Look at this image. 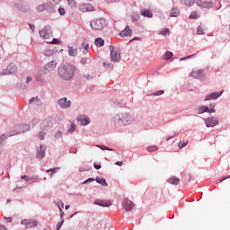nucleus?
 I'll use <instances>...</instances> for the list:
<instances>
[{"label":"nucleus","mask_w":230,"mask_h":230,"mask_svg":"<svg viewBox=\"0 0 230 230\" xmlns=\"http://www.w3.org/2000/svg\"><path fill=\"white\" fill-rule=\"evenodd\" d=\"M58 71L62 80H71L75 75V71H76V67L69 63H66L61 65Z\"/></svg>","instance_id":"obj_1"},{"label":"nucleus","mask_w":230,"mask_h":230,"mask_svg":"<svg viewBox=\"0 0 230 230\" xmlns=\"http://www.w3.org/2000/svg\"><path fill=\"white\" fill-rule=\"evenodd\" d=\"M130 121H132V117L128 114H121L114 118L115 125H128Z\"/></svg>","instance_id":"obj_2"},{"label":"nucleus","mask_w":230,"mask_h":230,"mask_svg":"<svg viewBox=\"0 0 230 230\" xmlns=\"http://www.w3.org/2000/svg\"><path fill=\"white\" fill-rule=\"evenodd\" d=\"M90 25L92 30H94L95 31H102L105 26V19H94L91 22Z\"/></svg>","instance_id":"obj_3"},{"label":"nucleus","mask_w":230,"mask_h":230,"mask_svg":"<svg viewBox=\"0 0 230 230\" xmlns=\"http://www.w3.org/2000/svg\"><path fill=\"white\" fill-rule=\"evenodd\" d=\"M110 50L111 62H119V59L121 58V53L112 45L110 46Z\"/></svg>","instance_id":"obj_4"},{"label":"nucleus","mask_w":230,"mask_h":230,"mask_svg":"<svg viewBox=\"0 0 230 230\" xmlns=\"http://www.w3.org/2000/svg\"><path fill=\"white\" fill-rule=\"evenodd\" d=\"M40 36L45 40L51 39V37H53V33L51 32V27L46 26L43 30L40 31Z\"/></svg>","instance_id":"obj_5"},{"label":"nucleus","mask_w":230,"mask_h":230,"mask_svg":"<svg viewBox=\"0 0 230 230\" xmlns=\"http://www.w3.org/2000/svg\"><path fill=\"white\" fill-rule=\"evenodd\" d=\"M56 68H57V61L52 60L44 66L43 73L44 75H48V73H51V71H55Z\"/></svg>","instance_id":"obj_6"},{"label":"nucleus","mask_w":230,"mask_h":230,"mask_svg":"<svg viewBox=\"0 0 230 230\" xmlns=\"http://www.w3.org/2000/svg\"><path fill=\"white\" fill-rule=\"evenodd\" d=\"M198 114H204L208 112L209 114L215 112V104H210V109L208 106H200L198 108Z\"/></svg>","instance_id":"obj_7"},{"label":"nucleus","mask_w":230,"mask_h":230,"mask_svg":"<svg viewBox=\"0 0 230 230\" xmlns=\"http://www.w3.org/2000/svg\"><path fill=\"white\" fill-rule=\"evenodd\" d=\"M95 206H102V208H111L112 201L111 199H95Z\"/></svg>","instance_id":"obj_8"},{"label":"nucleus","mask_w":230,"mask_h":230,"mask_svg":"<svg viewBox=\"0 0 230 230\" xmlns=\"http://www.w3.org/2000/svg\"><path fill=\"white\" fill-rule=\"evenodd\" d=\"M16 130L20 131H11L9 133V136L12 137V136H17V134H21V132H26V130H30V126L26 124L21 125L16 128Z\"/></svg>","instance_id":"obj_9"},{"label":"nucleus","mask_w":230,"mask_h":230,"mask_svg":"<svg viewBox=\"0 0 230 230\" xmlns=\"http://www.w3.org/2000/svg\"><path fill=\"white\" fill-rule=\"evenodd\" d=\"M22 226H25L26 228L37 227L38 223L36 219H23L21 222Z\"/></svg>","instance_id":"obj_10"},{"label":"nucleus","mask_w":230,"mask_h":230,"mask_svg":"<svg viewBox=\"0 0 230 230\" xmlns=\"http://www.w3.org/2000/svg\"><path fill=\"white\" fill-rule=\"evenodd\" d=\"M134 202H132L128 198L122 200V208H124L125 211H130L131 209H134Z\"/></svg>","instance_id":"obj_11"},{"label":"nucleus","mask_w":230,"mask_h":230,"mask_svg":"<svg viewBox=\"0 0 230 230\" xmlns=\"http://www.w3.org/2000/svg\"><path fill=\"white\" fill-rule=\"evenodd\" d=\"M18 69L19 68L17 67V66H15L13 63H10L7 66L4 75H13V73H17Z\"/></svg>","instance_id":"obj_12"},{"label":"nucleus","mask_w":230,"mask_h":230,"mask_svg":"<svg viewBox=\"0 0 230 230\" xmlns=\"http://www.w3.org/2000/svg\"><path fill=\"white\" fill-rule=\"evenodd\" d=\"M79 10L83 13L94 12V6H93L91 4H79Z\"/></svg>","instance_id":"obj_13"},{"label":"nucleus","mask_w":230,"mask_h":230,"mask_svg":"<svg viewBox=\"0 0 230 230\" xmlns=\"http://www.w3.org/2000/svg\"><path fill=\"white\" fill-rule=\"evenodd\" d=\"M58 105L61 109H67L71 107V101H67V98L64 97L58 101Z\"/></svg>","instance_id":"obj_14"},{"label":"nucleus","mask_w":230,"mask_h":230,"mask_svg":"<svg viewBox=\"0 0 230 230\" xmlns=\"http://www.w3.org/2000/svg\"><path fill=\"white\" fill-rule=\"evenodd\" d=\"M190 76L191 78H199L200 80L205 76L204 70H199V69L193 70L190 73Z\"/></svg>","instance_id":"obj_15"},{"label":"nucleus","mask_w":230,"mask_h":230,"mask_svg":"<svg viewBox=\"0 0 230 230\" xmlns=\"http://www.w3.org/2000/svg\"><path fill=\"white\" fill-rule=\"evenodd\" d=\"M196 4L200 8H213V3L202 0H197Z\"/></svg>","instance_id":"obj_16"},{"label":"nucleus","mask_w":230,"mask_h":230,"mask_svg":"<svg viewBox=\"0 0 230 230\" xmlns=\"http://www.w3.org/2000/svg\"><path fill=\"white\" fill-rule=\"evenodd\" d=\"M222 93L224 92H216L209 93L206 96L205 102H209V100H217V98H220V96H222Z\"/></svg>","instance_id":"obj_17"},{"label":"nucleus","mask_w":230,"mask_h":230,"mask_svg":"<svg viewBox=\"0 0 230 230\" xmlns=\"http://www.w3.org/2000/svg\"><path fill=\"white\" fill-rule=\"evenodd\" d=\"M207 127H217L218 125V119L215 117L208 118L205 120Z\"/></svg>","instance_id":"obj_18"},{"label":"nucleus","mask_w":230,"mask_h":230,"mask_svg":"<svg viewBox=\"0 0 230 230\" xmlns=\"http://www.w3.org/2000/svg\"><path fill=\"white\" fill-rule=\"evenodd\" d=\"M119 37H132V30L128 25L119 32Z\"/></svg>","instance_id":"obj_19"},{"label":"nucleus","mask_w":230,"mask_h":230,"mask_svg":"<svg viewBox=\"0 0 230 230\" xmlns=\"http://www.w3.org/2000/svg\"><path fill=\"white\" fill-rule=\"evenodd\" d=\"M46 155V147L44 146H40L38 149L37 159H42Z\"/></svg>","instance_id":"obj_20"},{"label":"nucleus","mask_w":230,"mask_h":230,"mask_svg":"<svg viewBox=\"0 0 230 230\" xmlns=\"http://www.w3.org/2000/svg\"><path fill=\"white\" fill-rule=\"evenodd\" d=\"M55 10L57 9L54 7L53 4L50 3L49 1L45 4V11L48 12L49 13L55 12Z\"/></svg>","instance_id":"obj_21"},{"label":"nucleus","mask_w":230,"mask_h":230,"mask_svg":"<svg viewBox=\"0 0 230 230\" xmlns=\"http://www.w3.org/2000/svg\"><path fill=\"white\" fill-rule=\"evenodd\" d=\"M77 121L81 123V125H89V119L84 115H80L77 117Z\"/></svg>","instance_id":"obj_22"},{"label":"nucleus","mask_w":230,"mask_h":230,"mask_svg":"<svg viewBox=\"0 0 230 230\" xmlns=\"http://www.w3.org/2000/svg\"><path fill=\"white\" fill-rule=\"evenodd\" d=\"M50 125H51V122H49V120H48V119H45L40 124V130H43L46 132V130H48V128H49Z\"/></svg>","instance_id":"obj_23"},{"label":"nucleus","mask_w":230,"mask_h":230,"mask_svg":"<svg viewBox=\"0 0 230 230\" xmlns=\"http://www.w3.org/2000/svg\"><path fill=\"white\" fill-rule=\"evenodd\" d=\"M82 48H83V49H84V50L82 51V54L83 55H87V53H89V41H87V40H84L83 41Z\"/></svg>","instance_id":"obj_24"},{"label":"nucleus","mask_w":230,"mask_h":230,"mask_svg":"<svg viewBox=\"0 0 230 230\" xmlns=\"http://www.w3.org/2000/svg\"><path fill=\"white\" fill-rule=\"evenodd\" d=\"M168 182L169 184H172L174 186H177V184H179V182H181V179L173 176L168 179Z\"/></svg>","instance_id":"obj_25"},{"label":"nucleus","mask_w":230,"mask_h":230,"mask_svg":"<svg viewBox=\"0 0 230 230\" xmlns=\"http://www.w3.org/2000/svg\"><path fill=\"white\" fill-rule=\"evenodd\" d=\"M77 54H78L77 49H75L73 47H68V55L70 57H76Z\"/></svg>","instance_id":"obj_26"},{"label":"nucleus","mask_w":230,"mask_h":230,"mask_svg":"<svg viewBox=\"0 0 230 230\" xmlns=\"http://www.w3.org/2000/svg\"><path fill=\"white\" fill-rule=\"evenodd\" d=\"M140 14L143 15L144 17H148L149 19L154 17V14L152 13L151 11L146 10V11H141Z\"/></svg>","instance_id":"obj_27"},{"label":"nucleus","mask_w":230,"mask_h":230,"mask_svg":"<svg viewBox=\"0 0 230 230\" xmlns=\"http://www.w3.org/2000/svg\"><path fill=\"white\" fill-rule=\"evenodd\" d=\"M94 44L95 46L102 48V46H104L105 41L102 38H97L95 39Z\"/></svg>","instance_id":"obj_28"},{"label":"nucleus","mask_w":230,"mask_h":230,"mask_svg":"<svg viewBox=\"0 0 230 230\" xmlns=\"http://www.w3.org/2000/svg\"><path fill=\"white\" fill-rule=\"evenodd\" d=\"M181 15V11L178 8H172L171 11V17H179Z\"/></svg>","instance_id":"obj_29"},{"label":"nucleus","mask_w":230,"mask_h":230,"mask_svg":"<svg viewBox=\"0 0 230 230\" xmlns=\"http://www.w3.org/2000/svg\"><path fill=\"white\" fill-rule=\"evenodd\" d=\"M96 182L101 184V186H109V184H107V181H105L104 178H96Z\"/></svg>","instance_id":"obj_30"},{"label":"nucleus","mask_w":230,"mask_h":230,"mask_svg":"<svg viewBox=\"0 0 230 230\" xmlns=\"http://www.w3.org/2000/svg\"><path fill=\"white\" fill-rule=\"evenodd\" d=\"M35 79L37 80V82H42L44 80V75H42L41 71H38Z\"/></svg>","instance_id":"obj_31"},{"label":"nucleus","mask_w":230,"mask_h":230,"mask_svg":"<svg viewBox=\"0 0 230 230\" xmlns=\"http://www.w3.org/2000/svg\"><path fill=\"white\" fill-rule=\"evenodd\" d=\"M172 57H173V53L167 51L163 56V58H164V60H170V58H172Z\"/></svg>","instance_id":"obj_32"},{"label":"nucleus","mask_w":230,"mask_h":230,"mask_svg":"<svg viewBox=\"0 0 230 230\" xmlns=\"http://www.w3.org/2000/svg\"><path fill=\"white\" fill-rule=\"evenodd\" d=\"M185 6H193L195 0H183Z\"/></svg>","instance_id":"obj_33"},{"label":"nucleus","mask_w":230,"mask_h":230,"mask_svg":"<svg viewBox=\"0 0 230 230\" xmlns=\"http://www.w3.org/2000/svg\"><path fill=\"white\" fill-rule=\"evenodd\" d=\"M189 141L186 140L184 142H179L178 144V148L179 150H182V148H184V146H186L188 145Z\"/></svg>","instance_id":"obj_34"},{"label":"nucleus","mask_w":230,"mask_h":230,"mask_svg":"<svg viewBox=\"0 0 230 230\" xmlns=\"http://www.w3.org/2000/svg\"><path fill=\"white\" fill-rule=\"evenodd\" d=\"M49 2L52 4L53 7L57 9V6L60 4L62 0H49Z\"/></svg>","instance_id":"obj_35"},{"label":"nucleus","mask_w":230,"mask_h":230,"mask_svg":"<svg viewBox=\"0 0 230 230\" xmlns=\"http://www.w3.org/2000/svg\"><path fill=\"white\" fill-rule=\"evenodd\" d=\"M44 136H46V131L42 130L38 133V137L41 141L44 140Z\"/></svg>","instance_id":"obj_36"},{"label":"nucleus","mask_w":230,"mask_h":230,"mask_svg":"<svg viewBox=\"0 0 230 230\" xmlns=\"http://www.w3.org/2000/svg\"><path fill=\"white\" fill-rule=\"evenodd\" d=\"M36 10L37 12H44L46 10V4L38 5Z\"/></svg>","instance_id":"obj_37"},{"label":"nucleus","mask_w":230,"mask_h":230,"mask_svg":"<svg viewBox=\"0 0 230 230\" xmlns=\"http://www.w3.org/2000/svg\"><path fill=\"white\" fill-rule=\"evenodd\" d=\"M197 34L198 35H204V27H202L201 25H199L198 27V30H197Z\"/></svg>","instance_id":"obj_38"},{"label":"nucleus","mask_w":230,"mask_h":230,"mask_svg":"<svg viewBox=\"0 0 230 230\" xmlns=\"http://www.w3.org/2000/svg\"><path fill=\"white\" fill-rule=\"evenodd\" d=\"M157 150H158L157 146H150L147 147V152H155Z\"/></svg>","instance_id":"obj_39"},{"label":"nucleus","mask_w":230,"mask_h":230,"mask_svg":"<svg viewBox=\"0 0 230 230\" xmlns=\"http://www.w3.org/2000/svg\"><path fill=\"white\" fill-rule=\"evenodd\" d=\"M67 3L71 6V8H76V1H75V0H67Z\"/></svg>","instance_id":"obj_40"},{"label":"nucleus","mask_w":230,"mask_h":230,"mask_svg":"<svg viewBox=\"0 0 230 230\" xmlns=\"http://www.w3.org/2000/svg\"><path fill=\"white\" fill-rule=\"evenodd\" d=\"M71 123V128L68 129V132H75L76 130V125H75V121H70Z\"/></svg>","instance_id":"obj_41"},{"label":"nucleus","mask_w":230,"mask_h":230,"mask_svg":"<svg viewBox=\"0 0 230 230\" xmlns=\"http://www.w3.org/2000/svg\"><path fill=\"white\" fill-rule=\"evenodd\" d=\"M167 33H170V29L165 28L160 31V35H164V37L166 36Z\"/></svg>","instance_id":"obj_42"},{"label":"nucleus","mask_w":230,"mask_h":230,"mask_svg":"<svg viewBox=\"0 0 230 230\" xmlns=\"http://www.w3.org/2000/svg\"><path fill=\"white\" fill-rule=\"evenodd\" d=\"M98 148H101V150H109L110 152H112V148H110L105 146H96Z\"/></svg>","instance_id":"obj_43"},{"label":"nucleus","mask_w":230,"mask_h":230,"mask_svg":"<svg viewBox=\"0 0 230 230\" xmlns=\"http://www.w3.org/2000/svg\"><path fill=\"white\" fill-rule=\"evenodd\" d=\"M190 19H199V14L197 13V12L191 13L190 15Z\"/></svg>","instance_id":"obj_44"},{"label":"nucleus","mask_w":230,"mask_h":230,"mask_svg":"<svg viewBox=\"0 0 230 230\" xmlns=\"http://www.w3.org/2000/svg\"><path fill=\"white\" fill-rule=\"evenodd\" d=\"M58 12L60 15H66V9H64L63 7H59L58 9Z\"/></svg>","instance_id":"obj_45"},{"label":"nucleus","mask_w":230,"mask_h":230,"mask_svg":"<svg viewBox=\"0 0 230 230\" xmlns=\"http://www.w3.org/2000/svg\"><path fill=\"white\" fill-rule=\"evenodd\" d=\"M62 226H64V219L58 223L57 230H60V227H62Z\"/></svg>","instance_id":"obj_46"},{"label":"nucleus","mask_w":230,"mask_h":230,"mask_svg":"<svg viewBox=\"0 0 230 230\" xmlns=\"http://www.w3.org/2000/svg\"><path fill=\"white\" fill-rule=\"evenodd\" d=\"M44 55H46V57H51V55H53V51L51 50H46L44 52Z\"/></svg>","instance_id":"obj_47"},{"label":"nucleus","mask_w":230,"mask_h":230,"mask_svg":"<svg viewBox=\"0 0 230 230\" xmlns=\"http://www.w3.org/2000/svg\"><path fill=\"white\" fill-rule=\"evenodd\" d=\"M161 94H164V91H158L157 93H154V96H161Z\"/></svg>","instance_id":"obj_48"},{"label":"nucleus","mask_w":230,"mask_h":230,"mask_svg":"<svg viewBox=\"0 0 230 230\" xmlns=\"http://www.w3.org/2000/svg\"><path fill=\"white\" fill-rule=\"evenodd\" d=\"M59 211H60V218L61 220H64V212L62 211V208H60V206H58Z\"/></svg>","instance_id":"obj_49"},{"label":"nucleus","mask_w":230,"mask_h":230,"mask_svg":"<svg viewBox=\"0 0 230 230\" xmlns=\"http://www.w3.org/2000/svg\"><path fill=\"white\" fill-rule=\"evenodd\" d=\"M7 137H6V135L3 134V135L0 136V141H6Z\"/></svg>","instance_id":"obj_50"},{"label":"nucleus","mask_w":230,"mask_h":230,"mask_svg":"<svg viewBox=\"0 0 230 230\" xmlns=\"http://www.w3.org/2000/svg\"><path fill=\"white\" fill-rule=\"evenodd\" d=\"M39 100V97H33L29 101V103H33V102H37Z\"/></svg>","instance_id":"obj_51"},{"label":"nucleus","mask_w":230,"mask_h":230,"mask_svg":"<svg viewBox=\"0 0 230 230\" xmlns=\"http://www.w3.org/2000/svg\"><path fill=\"white\" fill-rule=\"evenodd\" d=\"M48 42H49V44H58V40L53 39L52 41H48Z\"/></svg>","instance_id":"obj_52"},{"label":"nucleus","mask_w":230,"mask_h":230,"mask_svg":"<svg viewBox=\"0 0 230 230\" xmlns=\"http://www.w3.org/2000/svg\"><path fill=\"white\" fill-rule=\"evenodd\" d=\"M93 167L95 168V170H100V168H102V165L100 164H94Z\"/></svg>","instance_id":"obj_53"},{"label":"nucleus","mask_w":230,"mask_h":230,"mask_svg":"<svg viewBox=\"0 0 230 230\" xmlns=\"http://www.w3.org/2000/svg\"><path fill=\"white\" fill-rule=\"evenodd\" d=\"M84 78H86V80H93V75L87 74L84 75Z\"/></svg>","instance_id":"obj_54"},{"label":"nucleus","mask_w":230,"mask_h":230,"mask_svg":"<svg viewBox=\"0 0 230 230\" xmlns=\"http://www.w3.org/2000/svg\"><path fill=\"white\" fill-rule=\"evenodd\" d=\"M226 179H230V176H225L222 179L219 180V182H224Z\"/></svg>","instance_id":"obj_55"},{"label":"nucleus","mask_w":230,"mask_h":230,"mask_svg":"<svg viewBox=\"0 0 230 230\" xmlns=\"http://www.w3.org/2000/svg\"><path fill=\"white\" fill-rule=\"evenodd\" d=\"M62 137V132L58 131L56 133V137L59 138Z\"/></svg>","instance_id":"obj_56"},{"label":"nucleus","mask_w":230,"mask_h":230,"mask_svg":"<svg viewBox=\"0 0 230 230\" xmlns=\"http://www.w3.org/2000/svg\"><path fill=\"white\" fill-rule=\"evenodd\" d=\"M22 179H23L24 181H31V179L27 176V175H23L22 176Z\"/></svg>","instance_id":"obj_57"},{"label":"nucleus","mask_w":230,"mask_h":230,"mask_svg":"<svg viewBox=\"0 0 230 230\" xmlns=\"http://www.w3.org/2000/svg\"><path fill=\"white\" fill-rule=\"evenodd\" d=\"M81 64H83V65L87 64V58H82L81 59Z\"/></svg>","instance_id":"obj_58"},{"label":"nucleus","mask_w":230,"mask_h":230,"mask_svg":"<svg viewBox=\"0 0 230 230\" xmlns=\"http://www.w3.org/2000/svg\"><path fill=\"white\" fill-rule=\"evenodd\" d=\"M5 222L12 223L13 218L12 217H4Z\"/></svg>","instance_id":"obj_59"},{"label":"nucleus","mask_w":230,"mask_h":230,"mask_svg":"<svg viewBox=\"0 0 230 230\" xmlns=\"http://www.w3.org/2000/svg\"><path fill=\"white\" fill-rule=\"evenodd\" d=\"M115 164L117 166H123V162H116Z\"/></svg>","instance_id":"obj_60"},{"label":"nucleus","mask_w":230,"mask_h":230,"mask_svg":"<svg viewBox=\"0 0 230 230\" xmlns=\"http://www.w3.org/2000/svg\"><path fill=\"white\" fill-rule=\"evenodd\" d=\"M191 57H193V56H189V57H186V58H180V60H186L188 58H191Z\"/></svg>","instance_id":"obj_61"},{"label":"nucleus","mask_w":230,"mask_h":230,"mask_svg":"<svg viewBox=\"0 0 230 230\" xmlns=\"http://www.w3.org/2000/svg\"><path fill=\"white\" fill-rule=\"evenodd\" d=\"M0 230H6V226H4V225H0Z\"/></svg>","instance_id":"obj_62"},{"label":"nucleus","mask_w":230,"mask_h":230,"mask_svg":"<svg viewBox=\"0 0 230 230\" xmlns=\"http://www.w3.org/2000/svg\"><path fill=\"white\" fill-rule=\"evenodd\" d=\"M30 82H31V77H27V79H26V84H30Z\"/></svg>","instance_id":"obj_63"},{"label":"nucleus","mask_w":230,"mask_h":230,"mask_svg":"<svg viewBox=\"0 0 230 230\" xmlns=\"http://www.w3.org/2000/svg\"><path fill=\"white\" fill-rule=\"evenodd\" d=\"M58 206H61L62 208H64V202H62V201H59V202H58Z\"/></svg>","instance_id":"obj_64"}]
</instances>
